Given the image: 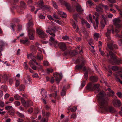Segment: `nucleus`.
<instances>
[{"label":"nucleus","instance_id":"obj_1","mask_svg":"<svg viewBox=\"0 0 122 122\" xmlns=\"http://www.w3.org/2000/svg\"><path fill=\"white\" fill-rule=\"evenodd\" d=\"M105 95V93L103 91L100 92L97 95L99 102L101 106L100 108L106 112L110 113L115 112L116 110L113 107L107 106L109 99L107 98L104 99Z\"/></svg>","mask_w":122,"mask_h":122},{"label":"nucleus","instance_id":"obj_2","mask_svg":"<svg viewBox=\"0 0 122 122\" xmlns=\"http://www.w3.org/2000/svg\"><path fill=\"white\" fill-rule=\"evenodd\" d=\"M53 30L52 29H50L48 28V29L46 30V32L49 33L51 36H50V39L49 41L52 42L53 44H55L57 43V41L55 40V34L53 33Z\"/></svg>","mask_w":122,"mask_h":122},{"label":"nucleus","instance_id":"obj_3","mask_svg":"<svg viewBox=\"0 0 122 122\" xmlns=\"http://www.w3.org/2000/svg\"><path fill=\"white\" fill-rule=\"evenodd\" d=\"M30 58L31 59V60L29 62V65L33 69L36 70L37 67L34 64L36 63L38 65H39V64L36 62V61L35 59L36 58V57L34 55H31L30 56Z\"/></svg>","mask_w":122,"mask_h":122},{"label":"nucleus","instance_id":"obj_4","mask_svg":"<svg viewBox=\"0 0 122 122\" xmlns=\"http://www.w3.org/2000/svg\"><path fill=\"white\" fill-rule=\"evenodd\" d=\"M109 53L110 56L111 57L112 60L113 61H109L110 62L112 63L113 64H119L122 63L121 62V60H118L114 56V54L112 51H109Z\"/></svg>","mask_w":122,"mask_h":122},{"label":"nucleus","instance_id":"obj_5","mask_svg":"<svg viewBox=\"0 0 122 122\" xmlns=\"http://www.w3.org/2000/svg\"><path fill=\"white\" fill-rule=\"evenodd\" d=\"M107 32L106 33V36L107 37L108 40H110L111 39L110 35L111 31L112 33L114 34V31L113 26L112 25H111L108 26L107 28Z\"/></svg>","mask_w":122,"mask_h":122},{"label":"nucleus","instance_id":"obj_6","mask_svg":"<svg viewBox=\"0 0 122 122\" xmlns=\"http://www.w3.org/2000/svg\"><path fill=\"white\" fill-rule=\"evenodd\" d=\"M35 32L34 30L33 29H28V36L30 40H34V38L33 35Z\"/></svg>","mask_w":122,"mask_h":122},{"label":"nucleus","instance_id":"obj_7","mask_svg":"<svg viewBox=\"0 0 122 122\" xmlns=\"http://www.w3.org/2000/svg\"><path fill=\"white\" fill-rule=\"evenodd\" d=\"M77 53V52L75 50L71 51L67 50L66 51L64 52V54L66 56L69 55L72 56L75 55Z\"/></svg>","mask_w":122,"mask_h":122},{"label":"nucleus","instance_id":"obj_8","mask_svg":"<svg viewBox=\"0 0 122 122\" xmlns=\"http://www.w3.org/2000/svg\"><path fill=\"white\" fill-rule=\"evenodd\" d=\"M112 103L114 106L115 107H119L121 105L120 101L117 98L113 99Z\"/></svg>","mask_w":122,"mask_h":122},{"label":"nucleus","instance_id":"obj_9","mask_svg":"<svg viewBox=\"0 0 122 122\" xmlns=\"http://www.w3.org/2000/svg\"><path fill=\"white\" fill-rule=\"evenodd\" d=\"M121 22V20L119 17L116 18L114 19L113 20V22L114 24L117 27H120L121 26L120 23Z\"/></svg>","mask_w":122,"mask_h":122},{"label":"nucleus","instance_id":"obj_10","mask_svg":"<svg viewBox=\"0 0 122 122\" xmlns=\"http://www.w3.org/2000/svg\"><path fill=\"white\" fill-rule=\"evenodd\" d=\"M54 76L56 78V80L57 83H58L61 80L62 78V75L61 73L59 74L56 73L53 74Z\"/></svg>","mask_w":122,"mask_h":122},{"label":"nucleus","instance_id":"obj_11","mask_svg":"<svg viewBox=\"0 0 122 122\" xmlns=\"http://www.w3.org/2000/svg\"><path fill=\"white\" fill-rule=\"evenodd\" d=\"M37 32L39 35L40 37L43 38L47 37V35L44 33V31L41 30H37Z\"/></svg>","mask_w":122,"mask_h":122},{"label":"nucleus","instance_id":"obj_12","mask_svg":"<svg viewBox=\"0 0 122 122\" xmlns=\"http://www.w3.org/2000/svg\"><path fill=\"white\" fill-rule=\"evenodd\" d=\"M104 6L102 4H98L96 5V11L98 12H102L103 10H102V8Z\"/></svg>","mask_w":122,"mask_h":122},{"label":"nucleus","instance_id":"obj_13","mask_svg":"<svg viewBox=\"0 0 122 122\" xmlns=\"http://www.w3.org/2000/svg\"><path fill=\"white\" fill-rule=\"evenodd\" d=\"M102 18L101 22V26L103 28H104L106 24V21L107 19V18L103 15H101Z\"/></svg>","mask_w":122,"mask_h":122},{"label":"nucleus","instance_id":"obj_14","mask_svg":"<svg viewBox=\"0 0 122 122\" xmlns=\"http://www.w3.org/2000/svg\"><path fill=\"white\" fill-rule=\"evenodd\" d=\"M58 46L62 50L64 51L66 49V44L63 42H60L58 44Z\"/></svg>","mask_w":122,"mask_h":122},{"label":"nucleus","instance_id":"obj_15","mask_svg":"<svg viewBox=\"0 0 122 122\" xmlns=\"http://www.w3.org/2000/svg\"><path fill=\"white\" fill-rule=\"evenodd\" d=\"M86 87L87 90L90 91L94 90V89L93 84L91 82L89 83L87 85Z\"/></svg>","mask_w":122,"mask_h":122},{"label":"nucleus","instance_id":"obj_16","mask_svg":"<svg viewBox=\"0 0 122 122\" xmlns=\"http://www.w3.org/2000/svg\"><path fill=\"white\" fill-rule=\"evenodd\" d=\"M33 105L32 102L31 100H28L24 104V106L25 107H27L29 106H32Z\"/></svg>","mask_w":122,"mask_h":122},{"label":"nucleus","instance_id":"obj_17","mask_svg":"<svg viewBox=\"0 0 122 122\" xmlns=\"http://www.w3.org/2000/svg\"><path fill=\"white\" fill-rule=\"evenodd\" d=\"M108 48L111 50H112L113 49H116L118 48L117 46L115 44H107Z\"/></svg>","mask_w":122,"mask_h":122},{"label":"nucleus","instance_id":"obj_18","mask_svg":"<svg viewBox=\"0 0 122 122\" xmlns=\"http://www.w3.org/2000/svg\"><path fill=\"white\" fill-rule=\"evenodd\" d=\"M99 85L98 84H96L93 85L94 88V90H95L94 92L95 93H97L99 92L100 90V89L99 88Z\"/></svg>","mask_w":122,"mask_h":122},{"label":"nucleus","instance_id":"obj_19","mask_svg":"<svg viewBox=\"0 0 122 122\" xmlns=\"http://www.w3.org/2000/svg\"><path fill=\"white\" fill-rule=\"evenodd\" d=\"M76 10L77 12H82L83 11V10L81 6L79 4L76 3Z\"/></svg>","mask_w":122,"mask_h":122},{"label":"nucleus","instance_id":"obj_20","mask_svg":"<svg viewBox=\"0 0 122 122\" xmlns=\"http://www.w3.org/2000/svg\"><path fill=\"white\" fill-rule=\"evenodd\" d=\"M83 67V70L84 71H86V68L84 66L83 64L78 65H76L75 67L76 69H81Z\"/></svg>","mask_w":122,"mask_h":122},{"label":"nucleus","instance_id":"obj_21","mask_svg":"<svg viewBox=\"0 0 122 122\" xmlns=\"http://www.w3.org/2000/svg\"><path fill=\"white\" fill-rule=\"evenodd\" d=\"M94 15L96 17V18L95 19V20L96 23L97 27H98V24H99L98 18L99 15L98 13L97 12H95V13Z\"/></svg>","mask_w":122,"mask_h":122},{"label":"nucleus","instance_id":"obj_22","mask_svg":"<svg viewBox=\"0 0 122 122\" xmlns=\"http://www.w3.org/2000/svg\"><path fill=\"white\" fill-rule=\"evenodd\" d=\"M37 60L39 61H40L43 59L42 55L41 53H38L37 54V57L36 58Z\"/></svg>","mask_w":122,"mask_h":122},{"label":"nucleus","instance_id":"obj_23","mask_svg":"<svg viewBox=\"0 0 122 122\" xmlns=\"http://www.w3.org/2000/svg\"><path fill=\"white\" fill-rule=\"evenodd\" d=\"M86 18L89 21H90L91 23H94V22L92 21V15L91 14H89L87 16Z\"/></svg>","mask_w":122,"mask_h":122},{"label":"nucleus","instance_id":"obj_24","mask_svg":"<svg viewBox=\"0 0 122 122\" xmlns=\"http://www.w3.org/2000/svg\"><path fill=\"white\" fill-rule=\"evenodd\" d=\"M4 45V43L1 41H0V56L2 55L1 52L2 51V47Z\"/></svg>","mask_w":122,"mask_h":122},{"label":"nucleus","instance_id":"obj_25","mask_svg":"<svg viewBox=\"0 0 122 122\" xmlns=\"http://www.w3.org/2000/svg\"><path fill=\"white\" fill-rule=\"evenodd\" d=\"M90 79L92 81L94 82H96L98 79L97 77L95 76H91L90 77Z\"/></svg>","mask_w":122,"mask_h":122},{"label":"nucleus","instance_id":"obj_26","mask_svg":"<svg viewBox=\"0 0 122 122\" xmlns=\"http://www.w3.org/2000/svg\"><path fill=\"white\" fill-rule=\"evenodd\" d=\"M35 45L36 46L38 47V51H40V52H41L42 51L41 50V49L42 47V46L41 45L39 44L38 43V42H36Z\"/></svg>","mask_w":122,"mask_h":122},{"label":"nucleus","instance_id":"obj_27","mask_svg":"<svg viewBox=\"0 0 122 122\" xmlns=\"http://www.w3.org/2000/svg\"><path fill=\"white\" fill-rule=\"evenodd\" d=\"M1 90H3L4 92H6L7 90V86L5 85H2L1 87Z\"/></svg>","mask_w":122,"mask_h":122},{"label":"nucleus","instance_id":"obj_28","mask_svg":"<svg viewBox=\"0 0 122 122\" xmlns=\"http://www.w3.org/2000/svg\"><path fill=\"white\" fill-rule=\"evenodd\" d=\"M100 37V35L99 33H95L94 34V38L96 40H97Z\"/></svg>","mask_w":122,"mask_h":122},{"label":"nucleus","instance_id":"obj_29","mask_svg":"<svg viewBox=\"0 0 122 122\" xmlns=\"http://www.w3.org/2000/svg\"><path fill=\"white\" fill-rule=\"evenodd\" d=\"M17 116L21 118H23L25 117L24 115L22 113H21L18 111H17L16 112Z\"/></svg>","mask_w":122,"mask_h":122},{"label":"nucleus","instance_id":"obj_30","mask_svg":"<svg viewBox=\"0 0 122 122\" xmlns=\"http://www.w3.org/2000/svg\"><path fill=\"white\" fill-rule=\"evenodd\" d=\"M65 87L64 86L63 87V89L62 90L61 92V96H65L66 94V92L65 91Z\"/></svg>","mask_w":122,"mask_h":122},{"label":"nucleus","instance_id":"obj_31","mask_svg":"<svg viewBox=\"0 0 122 122\" xmlns=\"http://www.w3.org/2000/svg\"><path fill=\"white\" fill-rule=\"evenodd\" d=\"M42 115L44 116H48L49 115V113L48 112H45L43 110L42 111Z\"/></svg>","mask_w":122,"mask_h":122},{"label":"nucleus","instance_id":"obj_32","mask_svg":"<svg viewBox=\"0 0 122 122\" xmlns=\"http://www.w3.org/2000/svg\"><path fill=\"white\" fill-rule=\"evenodd\" d=\"M114 92L113 91L111 90L109 91V93L108 94V96L109 97H112L114 95Z\"/></svg>","mask_w":122,"mask_h":122},{"label":"nucleus","instance_id":"obj_33","mask_svg":"<svg viewBox=\"0 0 122 122\" xmlns=\"http://www.w3.org/2000/svg\"><path fill=\"white\" fill-rule=\"evenodd\" d=\"M93 3L91 1L89 0L86 3V5L90 7L91 6L93 5Z\"/></svg>","mask_w":122,"mask_h":122},{"label":"nucleus","instance_id":"obj_34","mask_svg":"<svg viewBox=\"0 0 122 122\" xmlns=\"http://www.w3.org/2000/svg\"><path fill=\"white\" fill-rule=\"evenodd\" d=\"M27 61L25 62L24 63V67L25 69L27 70L28 69V66L27 64Z\"/></svg>","mask_w":122,"mask_h":122},{"label":"nucleus","instance_id":"obj_35","mask_svg":"<svg viewBox=\"0 0 122 122\" xmlns=\"http://www.w3.org/2000/svg\"><path fill=\"white\" fill-rule=\"evenodd\" d=\"M14 98L16 100H19L20 98V97L17 94H15L14 97Z\"/></svg>","mask_w":122,"mask_h":122},{"label":"nucleus","instance_id":"obj_36","mask_svg":"<svg viewBox=\"0 0 122 122\" xmlns=\"http://www.w3.org/2000/svg\"><path fill=\"white\" fill-rule=\"evenodd\" d=\"M20 42L24 44H26L28 41V40H21L20 41Z\"/></svg>","mask_w":122,"mask_h":122},{"label":"nucleus","instance_id":"obj_37","mask_svg":"<svg viewBox=\"0 0 122 122\" xmlns=\"http://www.w3.org/2000/svg\"><path fill=\"white\" fill-rule=\"evenodd\" d=\"M2 78L3 80L5 81L8 79V77L7 75L6 74H4L3 75Z\"/></svg>","mask_w":122,"mask_h":122},{"label":"nucleus","instance_id":"obj_38","mask_svg":"<svg viewBox=\"0 0 122 122\" xmlns=\"http://www.w3.org/2000/svg\"><path fill=\"white\" fill-rule=\"evenodd\" d=\"M62 38L65 40H68L69 39L68 36L66 35H65L62 36Z\"/></svg>","mask_w":122,"mask_h":122},{"label":"nucleus","instance_id":"obj_39","mask_svg":"<svg viewBox=\"0 0 122 122\" xmlns=\"http://www.w3.org/2000/svg\"><path fill=\"white\" fill-rule=\"evenodd\" d=\"M82 24H84V23H85L86 24V26L87 28H90V26L89 24L87 22L85 23L84 20H82Z\"/></svg>","mask_w":122,"mask_h":122},{"label":"nucleus","instance_id":"obj_40","mask_svg":"<svg viewBox=\"0 0 122 122\" xmlns=\"http://www.w3.org/2000/svg\"><path fill=\"white\" fill-rule=\"evenodd\" d=\"M52 3L54 8L56 9H57L58 8V6L56 3L54 1H52Z\"/></svg>","mask_w":122,"mask_h":122},{"label":"nucleus","instance_id":"obj_41","mask_svg":"<svg viewBox=\"0 0 122 122\" xmlns=\"http://www.w3.org/2000/svg\"><path fill=\"white\" fill-rule=\"evenodd\" d=\"M27 80L29 82V84H30L32 83V80L29 75L27 76Z\"/></svg>","mask_w":122,"mask_h":122},{"label":"nucleus","instance_id":"obj_42","mask_svg":"<svg viewBox=\"0 0 122 122\" xmlns=\"http://www.w3.org/2000/svg\"><path fill=\"white\" fill-rule=\"evenodd\" d=\"M20 5L21 7H22L25 8H26V5L25 4L24 2H21L20 3Z\"/></svg>","mask_w":122,"mask_h":122},{"label":"nucleus","instance_id":"obj_43","mask_svg":"<svg viewBox=\"0 0 122 122\" xmlns=\"http://www.w3.org/2000/svg\"><path fill=\"white\" fill-rule=\"evenodd\" d=\"M5 109L7 110H11L12 109L13 107L11 106H7L5 107Z\"/></svg>","mask_w":122,"mask_h":122},{"label":"nucleus","instance_id":"obj_44","mask_svg":"<svg viewBox=\"0 0 122 122\" xmlns=\"http://www.w3.org/2000/svg\"><path fill=\"white\" fill-rule=\"evenodd\" d=\"M14 104L16 106H19L20 105V103L18 101H15L14 102Z\"/></svg>","mask_w":122,"mask_h":122},{"label":"nucleus","instance_id":"obj_45","mask_svg":"<svg viewBox=\"0 0 122 122\" xmlns=\"http://www.w3.org/2000/svg\"><path fill=\"white\" fill-rule=\"evenodd\" d=\"M59 13L61 15H64V16H62L63 17H66V13L64 12H62L61 11H60L59 12Z\"/></svg>","mask_w":122,"mask_h":122},{"label":"nucleus","instance_id":"obj_46","mask_svg":"<svg viewBox=\"0 0 122 122\" xmlns=\"http://www.w3.org/2000/svg\"><path fill=\"white\" fill-rule=\"evenodd\" d=\"M26 17L28 18V19L29 20H30L32 19V16L30 14H29L26 15Z\"/></svg>","mask_w":122,"mask_h":122},{"label":"nucleus","instance_id":"obj_47","mask_svg":"<svg viewBox=\"0 0 122 122\" xmlns=\"http://www.w3.org/2000/svg\"><path fill=\"white\" fill-rule=\"evenodd\" d=\"M28 27H32L33 25V23L31 22H28L27 24Z\"/></svg>","mask_w":122,"mask_h":122},{"label":"nucleus","instance_id":"obj_48","mask_svg":"<svg viewBox=\"0 0 122 122\" xmlns=\"http://www.w3.org/2000/svg\"><path fill=\"white\" fill-rule=\"evenodd\" d=\"M112 68L113 70L115 71H117L118 69V67L116 66H112Z\"/></svg>","mask_w":122,"mask_h":122},{"label":"nucleus","instance_id":"obj_49","mask_svg":"<svg viewBox=\"0 0 122 122\" xmlns=\"http://www.w3.org/2000/svg\"><path fill=\"white\" fill-rule=\"evenodd\" d=\"M47 73H52L53 71V69L51 68L47 69Z\"/></svg>","mask_w":122,"mask_h":122},{"label":"nucleus","instance_id":"obj_50","mask_svg":"<svg viewBox=\"0 0 122 122\" xmlns=\"http://www.w3.org/2000/svg\"><path fill=\"white\" fill-rule=\"evenodd\" d=\"M32 76L33 77L36 78H37L39 77L37 73H35L33 74Z\"/></svg>","mask_w":122,"mask_h":122},{"label":"nucleus","instance_id":"obj_51","mask_svg":"<svg viewBox=\"0 0 122 122\" xmlns=\"http://www.w3.org/2000/svg\"><path fill=\"white\" fill-rule=\"evenodd\" d=\"M88 72L87 71H86L84 74V77L86 79H87L88 78Z\"/></svg>","mask_w":122,"mask_h":122},{"label":"nucleus","instance_id":"obj_52","mask_svg":"<svg viewBox=\"0 0 122 122\" xmlns=\"http://www.w3.org/2000/svg\"><path fill=\"white\" fill-rule=\"evenodd\" d=\"M44 66H47L49 65L48 62L47 61H44L43 62Z\"/></svg>","mask_w":122,"mask_h":122},{"label":"nucleus","instance_id":"obj_53","mask_svg":"<svg viewBox=\"0 0 122 122\" xmlns=\"http://www.w3.org/2000/svg\"><path fill=\"white\" fill-rule=\"evenodd\" d=\"M42 93L43 96L45 98H47V96L46 95V92H42Z\"/></svg>","mask_w":122,"mask_h":122},{"label":"nucleus","instance_id":"obj_54","mask_svg":"<svg viewBox=\"0 0 122 122\" xmlns=\"http://www.w3.org/2000/svg\"><path fill=\"white\" fill-rule=\"evenodd\" d=\"M25 88V86L23 85H21L20 87V91L24 90Z\"/></svg>","mask_w":122,"mask_h":122},{"label":"nucleus","instance_id":"obj_55","mask_svg":"<svg viewBox=\"0 0 122 122\" xmlns=\"http://www.w3.org/2000/svg\"><path fill=\"white\" fill-rule=\"evenodd\" d=\"M116 94L117 95L118 97L120 98L122 97V94L121 92H117L116 93Z\"/></svg>","mask_w":122,"mask_h":122},{"label":"nucleus","instance_id":"obj_56","mask_svg":"<svg viewBox=\"0 0 122 122\" xmlns=\"http://www.w3.org/2000/svg\"><path fill=\"white\" fill-rule=\"evenodd\" d=\"M78 16V15L77 14H74L73 15V18L77 22V21L76 20V18Z\"/></svg>","mask_w":122,"mask_h":122},{"label":"nucleus","instance_id":"obj_57","mask_svg":"<svg viewBox=\"0 0 122 122\" xmlns=\"http://www.w3.org/2000/svg\"><path fill=\"white\" fill-rule=\"evenodd\" d=\"M88 42L89 44L91 46L93 43V40L92 39H90L88 41Z\"/></svg>","mask_w":122,"mask_h":122},{"label":"nucleus","instance_id":"obj_58","mask_svg":"<svg viewBox=\"0 0 122 122\" xmlns=\"http://www.w3.org/2000/svg\"><path fill=\"white\" fill-rule=\"evenodd\" d=\"M77 109L76 107H74L71 109V111L73 112H74L76 111Z\"/></svg>","mask_w":122,"mask_h":122},{"label":"nucleus","instance_id":"obj_59","mask_svg":"<svg viewBox=\"0 0 122 122\" xmlns=\"http://www.w3.org/2000/svg\"><path fill=\"white\" fill-rule=\"evenodd\" d=\"M38 4L40 6L42 7L44 6V4L43 2L42 1H41L38 2Z\"/></svg>","mask_w":122,"mask_h":122},{"label":"nucleus","instance_id":"obj_60","mask_svg":"<svg viewBox=\"0 0 122 122\" xmlns=\"http://www.w3.org/2000/svg\"><path fill=\"white\" fill-rule=\"evenodd\" d=\"M21 101L23 105L24 106V104H25L26 102L25 101L23 98L21 97Z\"/></svg>","mask_w":122,"mask_h":122},{"label":"nucleus","instance_id":"obj_61","mask_svg":"<svg viewBox=\"0 0 122 122\" xmlns=\"http://www.w3.org/2000/svg\"><path fill=\"white\" fill-rule=\"evenodd\" d=\"M4 102L2 101H0V107L2 108L4 107Z\"/></svg>","mask_w":122,"mask_h":122},{"label":"nucleus","instance_id":"obj_62","mask_svg":"<svg viewBox=\"0 0 122 122\" xmlns=\"http://www.w3.org/2000/svg\"><path fill=\"white\" fill-rule=\"evenodd\" d=\"M48 18L50 20H53L54 19L50 15H48L47 16Z\"/></svg>","mask_w":122,"mask_h":122},{"label":"nucleus","instance_id":"obj_63","mask_svg":"<svg viewBox=\"0 0 122 122\" xmlns=\"http://www.w3.org/2000/svg\"><path fill=\"white\" fill-rule=\"evenodd\" d=\"M19 82L18 80H16V83L15 84V86L16 87L18 86L19 85Z\"/></svg>","mask_w":122,"mask_h":122},{"label":"nucleus","instance_id":"obj_64","mask_svg":"<svg viewBox=\"0 0 122 122\" xmlns=\"http://www.w3.org/2000/svg\"><path fill=\"white\" fill-rule=\"evenodd\" d=\"M33 108H31L28 109V112H29L30 114L33 111Z\"/></svg>","mask_w":122,"mask_h":122}]
</instances>
